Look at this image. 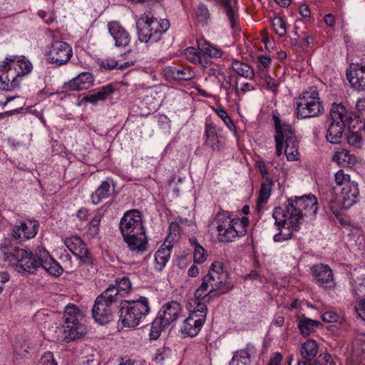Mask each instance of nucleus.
<instances>
[{"label":"nucleus","mask_w":365,"mask_h":365,"mask_svg":"<svg viewBox=\"0 0 365 365\" xmlns=\"http://www.w3.org/2000/svg\"><path fill=\"white\" fill-rule=\"evenodd\" d=\"M288 205L276 207L272 212L279 232L274 235V242H282L292 237V230L298 231L304 217H314L318 210V202L313 195L290 197Z\"/></svg>","instance_id":"nucleus-1"},{"label":"nucleus","mask_w":365,"mask_h":365,"mask_svg":"<svg viewBox=\"0 0 365 365\" xmlns=\"http://www.w3.org/2000/svg\"><path fill=\"white\" fill-rule=\"evenodd\" d=\"M119 229L130 250L137 254L147 250L148 239L139 211L131 210L126 212L120 220Z\"/></svg>","instance_id":"nucleus-2"},{"label":"nucleus","mask_w":365,"mask_h":365,"mask_svg":"<svg viewBox=\"0 0 365 365\" xmlns=\"http://www.w3.org/2000/svg\"><path fill=\"white\" fill-rule=\"evenodd\" d=\"M229 273L223 268L221 262L215 261L210 266L208 273L202 280L195 293V298L209 302L212 298L229 292L232 287L228 283Z\"/></svg>","instance_id":"nucleus-3"},{"label":"nucleus","mask_w":365,"mask_h":365,"mask_svg":"<svg viewBox=\"0 0 365 365\" xmlns=\"http://www.w3.org/2000/svg\"><path fill=\"white\" fill-rule=\"evenodd\" d=\"M31 63L25 57L9 56L0 66V90L11 91L19 88L22 77L32 70Z\"/></svg>","instance_id":"nucleus-4"},{"label":"nucleus","mask_w":365,"mask_h":365,"mask_svg":"<svg viewBox=\"0 0 365 365\" xmlns=\"http://www.w3.org/2000/svg\"><path fill=\"white\" fill-rule=\"evenodd\" d=\"M40 251L35 255L29 250L4 246L0 248V257L14 267L17 272L31 275L36 274L40 268Z\"/></svg>","instance_id":"nucleus-5"},{"label":"nucleus","mask_w":365,"mask_h":365,"mask_svg":"<svg viewBox=\"0 0 365 365\" xmlns=\"http://www.w3.org/2000/svg\"><path fill=\"white\" fill-rule=\"evenodd\" d=\"M147 297H140L137 300H123L119 306V322L123 327L135 328L150 313Z\"/></svg>","instance_id":"nucleus-6"},{"label":"nucleus","mask_w":365,"mask_h":365,"mask_svg":"<svg viewBox=\"0 0 365 365\" xmlns=\"http://www.w3.org/2000/svg\"><path fill=\"white\" fill-rule=\"evenodd\" d=\"M274 129L276 135H274L276 154L280 156L282 154L284 143L286 147L284 153L288 160H294L299 154L297 148V141L294 135V131L289 124L282 122L279 117L273 115Z\"/></svg>","instance_id":"nucleus-7"},{"label":"nucleus","mask_w":365,"mask_h":365,"mask_svg":"<svg viewBox=\"0 0 365 365\" xmlns=\"http://www.w3.org/2000/svg\"><path fill=\"white\" fill-rule=\"evenodd\" d=\"M170 27L167 19L158 20L150 13L143 14L136 21L138 39L143 43L158 41L163 34Z\"/></svg>","instance_id":"nucleus-8"},{"label":"nucleus","mask_w":365,"mask_h":365,"mask_svg":"<svg viewBox=\"0 0 365 365\" xmlns=\"http://www.w3.org/2000/svg\"><path fill=\"white\" fill-rule=\"evenodd\" d=\"M118 291L113 287H108L95 302L92 309V317L100 324H106L113 318L115 305L118 303Z\"/></svg>","instance_id":"nucleus-9"},{"label":"nucleus","mask_w":365,"mask_h":365,"mask_svg":"<svg viewBox=\"0 0 365 365\" xmlns=\"http://www.w3.org/2000/svg\"><path fill=\"white\" fill-rule=\"evenodd\" d=\"M296 105L298 118L317 117L324 110L316 87H310L302 92L298 97Z\"/></svg>","instance_id":"nucleus-10"},{"label":"nucleus","mask_w":365,"mask_h":365,"mask_svg":"<svg viewBox=\"0 0 365 365\" xmlns=\"http://www.w3.org/2000/svg\"><path fill=\"white\" fill-rule=\"evenodd\" d=\"M212 225H216L220 241L224 242H232L246 232L242 227L238 230V227H242L239 220L231 219L225 212H219L215 217Z\"/></svg>","instance_id":"nucleus-11"},{"label":"nucleus","mask_w":365,"mask_h":365,"mask_svg":"<svg viewBox=\"0 0 365 365\" xmlns=\"http://www.w3.org/2000/svg\"><path fill=\"white\" fill-rule=\"evenodd\" d=\"M64 245L83 263L88 265L93 264V258L86 244L79 237L71 236L66 237L64 240Z\"/></svg>","instance_id":"nucleus-12"},{"label":"nucleus","mask_w":365,"mask_h":365,"mask_svg":"<svg viewBox=\"0 0 365 365\" xmlns=\"http://www.w3.org/2000/svg\"><path fill=\"white\" fill-rule=\"evenodd\" d=\"M48 54L49 62L61 66L72 56V48L66 42L56 41L51 45Z\"/></svg>","instance_id":"nucleus-13"},{"label":"nucleus","mask_w":365,"mask_h":365,"mask_svg":"<svg viewBox=\"0 0 365 365\" xmlns=\"http://www.w3.org/2000/svg\"><path fill=\"white\" fill-rule=\"evenodd\" d=\"M38 226L36 220L20 221L14 226L12 236L19 240L33 238L38 232Z\"/></svg>","instance_id":"nucleus-14"},{"label":"nucleus","mask_w":365,"mask_h":365,"mask_svg":"<svg viewBox=\"0 0 365 365\" xmlns=\"http://www.w3.org/2000/svg\"><path fill=\"white\" fill-rule=\"evenodd\" d=\"M359 196V190L358 184L355 182H346L341 187L340 200L341 206L345 209H349L354 205L358 202Z\"/></svg>","instance_id":"nucleus-15"},{"label":"nucleus","mask_w":365,"mask_h":365,"mask_svg":"<svg viewBox=\"0 0 365 365\" xmlns=\"http://www.w3.org/2000/svg\"><path fill=\"white\" fill-rule=\"evenodd\" d=\"M164 74L168 78L175 81H190L195 78V71L189 66L178 65L168 66L164 69Z\"/></svg>","instance_id":"nucleus-16"},{"label":"nucleus","mask_w":365,"mask_h":365,"mask_svg":"<svg viewBox=\"0 0 365 365\" xmlns=\"http://www.w3.org/2000/svg\"><path fill=\"white\" fill-rule=\"evenodd\" d=\"M108 30L115 41L116 46L125 47L129 44L130 41V34L119 22L115 21L109 22Z\"/></svg>","instance_id":"nucleus-17"},{"label":"nucleus","mask_w":365,"mask_h":365,"mask_svg":"<svg viewBox=\"0 0 365 365\" xmlns=\"http://www.w3.org/2000/svg\"><path fill=\"white\" fill-rule=\"evenodd\" d=\"M93 76L91 73L83 72L68 82L65 83L63 88L66 91L86 90L93 85Z\"/></svg>","instance_id":"nucleus-18"},{"label":"nucleus","mask_w":365,"mask_h":365,"mask_svg":"<svg viewBox=\"0 0 365 365\" xmlns=\"http://www.w3.org/2000/svg\"><path fill=\"white\" fill-rule=\"evenodd\" d=\"M311 272L316 283L319 286H328L333 282V272L327 264H315L312 267Z\"/></svg>","instance_id":"nucleus-19"},{"label":"nucleus","mask_w":365,"mask_h":365,"mask_svg":"<svg viewBox=\"0 0 365 365\" xmlns=\"http://www.w3.org/2000/svg\"><path fill=\"white\" fill-rule=\"evenodd\" d=\"M347 78L356 90H365V65L360 63L354 65L350 70L346 71Z\"/></svg>","instance_id":"nucleus-20"},{"label":"nucleus","mask_w":365,"mask_h":365,"mask_svg":"<svg viewBox=\"0 0 365 365\" xmlns=\"http://www.w3.org/2000/svg\"><path fill=\"white\" fill-rule=\"evenodd\" d=\"M182 309L177 302H170L163 306L158 316L162 318L165 324L170 325L180 316Z\"/></svg>","instance_id":"nucleus-21"},{"label":"nucleus","mask_w":365,"mask_h":365,"mask_svg":"<svg viewBox=\"0 0 365 365\" xmlns=\"http://www.w3.org/2000/svg\"><path fill=\"white\" fill-rule=\"evenodd\" d=\"M40 267H42L48 274L55 277H59L62 274L63 269L60 264L44 249L40 251Z\"/></svg>","instance_id":"nucleus-22"},{"label":"nucleus","mask_w":365,"mask_h":365,"mask_svg":"<svg viewBox=\"0 0 365 365\" xmlns=\"http://www.w3.org/2000/svg\"><path fill=\"white\" fill-rule=\"evenodd\" d=\"M64 339L67 341L76 340L86 334V327L81 322L63 324Z\"/></svg>","instance_id":"nucleus-23"},{"label":"nucleus","mask_w":365,"mask_h":365,"mask_svg":"<svg viewBox=\"0 0 365 365\" xmlns=\"http://www.w3.org/2000/svg\"><path fill=\"white\" fill-rule=\"evenodd\" d=\"M205 144L214 150L220 149V143L216 126L210 121L205 123Z\"/></svg>","instance_id":"nucleus-24"},{"label":"nucleus","mask_w":365,"mask_h":365,"mask_svg":"<svg viewBox=\"0 0 365 365\" xmlns=\"http://www.w3.org/2000/svg\"><path fill=\"white\" fill-rule=\"evenodd\" d=\"M171 249L168 245L163 244L155 252L154 255V268L157 272H161L170 257Z\"/></svg>","instance_id":"nucleus-25"},{"label":"nucleus","mask_w":365,"mask_h":365,"mask_svg":"<svg viewBox=\"0 0 365 365\" xmlns=\"http://www.w3.org/2000/svg\"><path fill=\"white\" fill-rule=\"evenodd\" d=\"M192 18L200 26H207L212 19L208 6L204 3H199L194 9Z\"/></svg>","instance_id":"nucleus-26"},{"label":"nucleus","mask_w":365,"mask_h":365,"mask_svg":"<svg viewBox=\"0 0 365 365\" xmlns=\"http://www.w3.org/2000/svg\"><path fill=\"white\" fill-rule=\"evenodd\" d=\"M346 124L344 123H333L331 122L326 135V138L328 142L331 144H339L343 136Z\"/></svg>","instance_id":"nucleus-27"},{"label":"nucleus","mask_w":365,"mask_h":365,"mask_svg":"<svg viewBox=\"0 0 365 365\" xmlns=\"http://www.w3.org/2000/svg\"><path fill=\"white\" fill-rule=\"evenodd\" d=\"M348 118L347 110L341 103H334L331 104L329 110V120L331 122L345 123Z\"/></svg>","instance_id":"nucleus-28"},{"label":"nucleus","mask_w":365,"mask_h":365,"mask_svg":"<svg viewBox=\"0 0 365 365\" xmlns=\"http://www.w3.org/2000/svg\"><path fill=\"white\" fill-rule=\"evenodd\" d=\"M319 326H322L320 322L311 319L304 315L299 317L298 319V328L301 334L304 336L315 331Z\"/></svg>","instance_id":"nucleus-29"},{"label":"nucleus","mask_w":365,"mask_h":365,"mask_svg":"<svg viewBox=\"0 0 365 365\" xmlns=\"http://www.w3.org/2000/svg\"><path fill=\"white\" fill-rule=\"evenodd\" d=\"M205 302L204 300H197L195 298V303L196 304V307L189 314V317H193L195 322L198 323L202 327L205 322L207 313Z\"/></svg>","instance_id":"nucleus-30"},{"label":"nucleus","mask_w":365,"mask_h":365,"mask_svg":"<svg viewBox=\"0 0 365 365\" xmlns=\"http://www.w3.org/2000/svg\"><path fill=\"white\" fill-rule=\"evenodd\" d=\"M83 314L80 309L73 304H68L63 312V324H71L81 322Z\"/></svg>","instance_id":"nucleus-31"},{"label":"nucleus","mask_w":365,"mask_h":365,"mask_svg":"<svg viewBox=\"0 0 365 365\" xmlns=\"http://www.w3.org/2000/svg\"><path fill=\"white\" fill-rule=\"evenodd\" d=\"M114 91L112 85H106L98 89L94 93L88 95L83 98L84 101L89 102L92 104H96L100 101L105 100L109 95Z\"/></svg>","instance_id":"nucleus-32"},{"label":"nucleus","mask_w":365,"mask_h":365,"mask_svg":"<svg viewBox=\"0 0 365 365\" xmlns=\"http://www.w3.org/2000/svg\"><path fill=\"white\" fill-rule=\"evenodd\" d=\"M231 67L238 76L250 80L255 77L253 68L246 63L235 60L232 61Z\"/></svg>","instance_id":"nucleus-33"},{"label":"nucleus","mask_w":365,"mask_h":365,"mask_svg":"<svg viewBox=\"0 0 365 365\" xmlns=\"http://www.w3.org/2000/svg\"><path fill=\"white\" fill-rule=\"evenodd\" d=\"M110 195V184L105 180L98 187L91 195V200L94 205L99 204L103 199L108 198Z\"/></svg>","instance_id":"nucleus-34"},{"label":"nucleus","mask_w":365,"mask_h":365,"mask_svg":"<svg viewBox=\"0 0 365 365\" xmlns=\"http://www.w3.org/2000/svg\"><path fill=\"white\" fill-rule=\"evenodd\" d=\"M319 346L314 339H308L301 347L300 353L304 360H313L317 355Z\"/></svg>","instance_id":"nucleus-35"},{"label":"nucleus","mask_w":365,"mask_h":365,"mask_svg":"<svg viewBox=\"0 0 365 365\" xmlns=\"http://www.w3.org/2000/svg\"><path fill=\"white\" fill-rule=\"evenodd\" d=\"M198 48L204 54L212 58H221L223 51L205 40L197 41Z\"/></svg>","instance_id":"nucleus-36"},{"label":"nucleus","mask_w":365,"mask_h":365,"mask_svg":"<svg viewBox=\"0 0 365 365\" xmlns=\"http://www.w3.org/2000/svg\"><path fill=\"white\" fill-rule=\"evenodd\" d=\"M202 328L201 325L195 322L193 317H187L182 323L181 331L190 336H195Z\"/></svg>","instance_id":"nucleus-37"},{"label":"nucleus","mask_w":365,"mask_h":365,"mask_svg":"<svg viewBox=\"0 0 365 365\" xmlns=\"http://www.w3.org/2000/svg\"><path fill=\"white\" fill-rule=\"evenodd\" d=\"M161 317H157L153 321L150 327L149 336L151 340H156L160 336L162 331L168 327Z\"/></svg>","instance_id":"nucleus-38"},{"label":"nucleus","mask_w":365,"mask_h":365,"mask_svg":"<svg viewBox=\"0 0 365 365\" xmlns=\"http://www.w3.org/2000/svg\"><path fill=\"white\" fill-rule=\"evenodd\" d=\"M322 200L324 201V202L328 205L329 210L332 212V213L337 217L339 218L340 216V210L341 209H344L341 206V202H339L334 196H331L329 198L324 193L321 192Z\"/></svg>","instance_id":"nucleus-39"},{"label":"nucleus","mask_w":365,"mask_h":365,"mask_svg":"<svg viewBox=\"0 0 365 365\" xmlns=\"http://www.w3.org/2000/svg\"><path fill=\"white\" fill-rule=\"evenodd\" d=\"M333 160L339 163H346L348 165H353L356 161L354 155H351L348 150L342 149L341 151L335 153L333 156Z\"/></svg>","instance_id":"nucleus-40"},{"label":"nucleus","mask_w":365,"mask_h":365,"mask_svg":"<svg viewBox=\"0 0 365 365\" xmlns=\"http://www.w3.org/2000/svg\"><path fill=\"white\" fill-rule=\"evenodd\" d=\"M272 180L267 178L265 182L261 185L259 195L257 200L258 205L259 204H264L267 202L272 190Z\"/></svg>","instance_id":"nucleus-41"},{"label":"nucleus","mask_w":365,"mask_h":365,"mask_svg":"<svg viewBox=\"0 0 365 365\" xmlns=\"http://www.w3.org/2000/svg\"><path fill=\"white\" fill-rule=\"evenodd\" d=\"M108 287H113L118 291V296L121 291L128 292L131 289V282L128 277L117 278L115 280V284H110Z\"/></svg>","instance_id":"nucleus-42"},{"label":"nucleus","mask_w":365,"mask_h":365,"mask_svg":"<svg viewBox=\"0 0 365 365\" xmlns=\"http://www.w3.org/2000/svg\"><path fill=\"white\" fill-rule=\"evenodd\" d=\"M272 26L276 34L279 36L282 37L286 34V24L283 18L280 16L274 17L272 19Z\"/></svg>","instance_id":"nucleus-43"},{"label":"nucleus","mask_w":365,"mask_h":365,"mask_svg":"<svg viewBox=\"0 0 365 365\" xmlns=\"http://www.w3.org/2000/svg\"><path fill=\"white\" fill-rule=\"evenodd\" d=\"M207 75L210 78H214L218 84H220L222 80H225L226 75L222 71L220 66L215 65V66L209 68L207 71Z\"/></svg>","instance_id":"nucleus-44"},{"label":"nucleus","mask_w":365,"mask_h":365,"mask_svg":"<svg viewBox=\"0 0 365 365\" xmlns=\"http://www.w3.org/2000/svg\"><path fill=\"white\" fill-rule=\"evenodd\" d=\"M195 242V250L193 252V259L194 262L198 264L203 263L206 260L205 250V249L200 245L197 240H194Z\"/></svg>","instance_id":"nucleus-45"},{"label":"nucleus","mask_w":365,"mask_h":365,"mask_svg":"<svg viewBox=\"0 0 365 365\" xmlns=\"http://www.w3.org/2000/svg\"><path fill=\"white\" fill-rule=\"evenodd\" d=\"M215 112L217 115L223 120L224 123L231 130L236 133L235 125L232 119L228 115L227 113L222 108H217L215 109Z\"/></svg>","instance_id":"nucleus-46"},{"label":"nucleus","mask_w":365,"mask_h":365,"mask_svg":"<svg viewBox=\"0 0 365 365\" xmlns=\"http://www.w3.org/2000/svg\"><path fill=\"white\" fill-rule=\"evenodd\" d=\"M201 53V52L194 47H188L185 50V55L187 59L194 64H197Z\"/></svg>","instance_id":"nucleus-47"},{"label":"nucleus","mask_w":365,"mask_h":365,"mask_svg":"<svg viewBox=\"0 0 365 365\" xmlns=\"http://www.w3.org/2000/svg\"><path fill=\"white\" fill-rule=\"evenodd\" d=\"M255 87L250 83L246 82L243 83L240 88L238 86V78H236L235 84L234 86V91L237 96L245 94L247 91H254Z\"/></svg>","instance_id":"nucleus-48"},{"label":"nucleus","mask_w":365,"mask_h":365,"mask_svg":"<svg viewBox=\"0 0 365 365\" xmlns=\"http://www.w3.org/2000/svg\"><path fill=\"white\" fill-rule=\"evenodd\" d=\"M36 365H57L53 354L51 351H46L41 356Z\"/></svg>","instance_id":"nucleus-49"},{"label":"nucleus","mask_w":365,"mask_h":365,"mask_svg":"<svg viewBox=\"0 0 365 365\" xmlns=\"http://www.w3.org/2000/svg\"><path fill=\"white\" fill-rule=\"evenodd\" d=\"M335 181L339 186L344 187L346 182H353L351 181L350 176L345 174L343 170H339L335 173Z\"/></svg>","instance_id":"nucleus-50"},{"label":"nucleus","mask_w":365,"mask_h":365,"mask_svg":"<svg viewBox=\"0 0 365 365\" xmlns=\"http://www.w3.org/2000/svg\"><path fill=\"white\" fill-rule=\"evenodd\" d=\"M232 78L233 76L232 75L226 76L225 80H222V82L219 84L220 87L225 90L227 96H229L232 91H234V86H232Z\"/></svg>","instance_id":"nucleus-51"},{"label":"nucleus","mask_w":365,"mask_h":365,"mask_svg":"<svg viewBox=\"0 0 365 365\" xmlns=\"http://www.w3.org/2000/svg\"><path fill=\"white\" fill-rule=\"evenodd\" d=\"M224 11L226 14V16H227V19L230 21V24L232 29H235L236 28L237 25V20L236 16L234 13L233 9L231 6V3L228 4L226 7L224 9Z\"/></svg>","instance_id":"nucleus-52"},{"label":"nucleus","mask_w":365,"mask_h":365,"mask_svg":"<svg viewBox=\"0 0 365 365\" xmlns=\"http://www.w3.org/2000/svg\"><path fill=\"white\" fill-rule=\"evenodd\" d=\"M101 217L102 215L100 213H98L91 220L89 223V230L92 232V234L95 235L98 233Z\"/></svg>","instance_id":"nucleus-53"},{"label":"nucleus","mask_w":365,"mask_h":365,"mask_svg":"<svg viewBox=\"0 0 365 365\" xmlns=\"http://www.w3.org/2000/svg\"><path fill=\"white\" fill-rule=\"evenodd\" d=\"M348 143L355 148L361 146V138L357 133H351L347 137Z\"/></svg>","instance_id":"nucleus-54"},{"label":"nucleus","mask_w":365,"mask_h":365,"mask_svg":"<svg viewBox=\"0 0 365 365\" xmlns=\"http://www.w3.org/2000/svg\"><path fill=\"white\" fill-rule=\"evenodd\" d=\"M354 309L358 316L365 321V298L357 301Z\"/></svg>","instance_id":"nucleus-55"},{"label":"nucleus","mask_w":365,"mask_h":365,"mask_svg":"<svg viewBox=\"0 0 365 365\" xmlns=\"http://www.w3.org/2000/svg\"><path fill=\"white\" fill-rule=\"evenodd\" d=\"M250 351V349L247 347L245 349L236 351L233 356H237L238 360H243L250 364L251 356Z\"/></svg>","instance_id":"nucleus-56"},{"label":"nucleus","mask_w":365,"mask_h":365,"mask_svg":"<svg viewBox=\"0 0 365 365\" xmlns=\"http://www.w3.org/2000/svg\"><path fill=\"white\" fill-rule=\"evenodd\" d=\"M339 316L333 311L325 312L322 315V319L325 322H336L338 321Z\"/></svg>","instance_id":"nucleus-57"},{"label":"nucleus","mask_w":365,"mask_h":365,"mask_svg":"<svg viewBox=\"0 0 365 365\" xmlns=\"http://www.w3.org/2000/svg\"><path fill=\"white\" fill-rule=\"evenodd\" d=\"M315 361H317V362L319 361L321 365H334L332 356L329 354L319 355L318 359Z\"/></svg>","instance_id":"nucleus-58"},{"label":"nucleus","mask_w":365,"mask_h":365,"mask_svg":"<svg viewBox=\"0 0 365 365\" xmlns=\"http://www.w3.org/2000/svg\"><path fill=\"white\" fill-rule=\"evenodd\" d=\"M101 66L106 70L118 68V63L113 59H106L101 61Z\"/></svg>","instance_id":"nucleus-59"},{"label":"nucleus","mask_w":365,"mask_h":365,"mask_svg":"<svg viewBox=\"0 0 365 365\" xmlns=\"http://www.w3.org/2000/svg\"><path fill=\"white\" fill-rule=\"evenodd\" d=\"M264 82L266 83L268 90L272 91L274 93H277L279 83L277 81L274 80L272 77H266Z\"/></svg>","instance_id":"nucleus-60"},{"label":"nucleus","mask_w":365,"mask_h":365,"mask_svg":"<svg viewBox=\"0 0 365 365\" xmlns=\"http://www.w3.org/2000/svg\"><path fill=\"white\" fill-rule=\"evenodd\" d=\"M282 356L279 353H275L270 359L268 365H280Z\"/></svg>","instance_id":"nucleus-61"},{"label":"nucleus","mask_w":365,"mask_h":365,"mask_svg":"<svg viewBox=\"0 0 365 365\" xmlns=\"http://www.w3.org/2000/svg\"><path fill=\"white\" fill-rule=\"evenodd\" d=\"M197 64H200L204 68H207L210 65V61L207 57V55L201 53Z\"/></svg>","instance_id":"nucleus-62"},{"label":"nucleus","mask_w":365,"mask_h":365,"mask_svg":"<svg viewBox=\"0 0 365 365\" xmlns=\"http://www.w3.org/2000/svg\"><path fill=\"white\" fill-rule=\"evenodd\" d=\"M256 166L259 170L260 173H262L263 178H265L268 175V171L266 167V165L262 161H257L256 163Z\"/></svg>","instance_id":"nucleus-63"},{"label":"nucleus","mask_w":365,"mask_h":365,"mask_svg":"<svg viewBox=\"0 0 365 365\" xmlns=\"http://www.w3.org/2000/svg\"><path fill=\"white\" fill-rule=\"evenodd\" d=\"M258 61L264 66V68H267L269 66L272 60L268 56L261 55L258 56Z\"/></svg>","instance_id":"nucleus-64"}]
</instances>
